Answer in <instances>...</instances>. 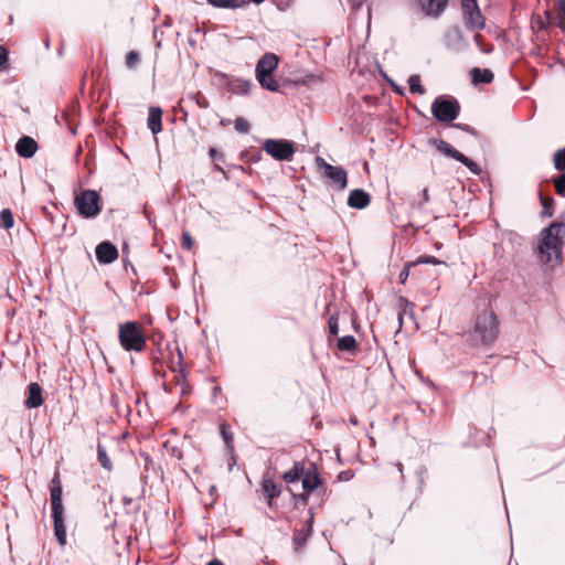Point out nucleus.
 I'll return each instance as SVG.
<instances>
[{"instance_id":"nucleus-17","label":"nucleus","mask_w":565,"mask_h":565,"mask_svg":"<svg viewBox=\"0 0 565 565\" xmlns=\"http://www.w3.org/2000/svg\"><path fill=\"white\" fill-rule=\"evenodd\" d=\"M42 393L43 390L41 385L36 382H31L25 388L24 406L28 409L40 407L44 403Z\"/></svg>"},{"instance_id":"nucleus-59","label":"nucleus","mask_w":565,"mask_h":565,"mask_svg":"<svg viewBox=\"0 0 565 565\" xmlns=\"http://www.w3.org/2000/svg\"><path fill=\"white\" fill-rule=\"evenodd\" d=\"M260 158H262V153H260V151H258L256 154H254V156L250 158V160H252V161H254V162H257V161H259V160H260Z\"/></svg>"},{"instance_id":"nucleus-45","label":"nucleus","mask_w":565,"mask_h":565,"mask_svg":"<svg viewBox=\"0 0 565 565\" xmlns=\"http://www.w3.org/2000/svg\"><path fill=\"white\" fill-rule=\"evenodd\" d=\"M412 267H416V265L414 264V262H411V263H406L403 267V269L401 270L399 273V276H398V279H399V282L401 284H405L407 278L409 277L411 275V268Z\"/></svg>"},{"instance_id":"nucleus-44","label":"nucleus","mask_w":565,"mask_h":565,"mask_svg":"<svg viewBox=\"0 0 565 565\" xmlns=\"http://www.w3.org/2000/svg\"><path fill=\"white\" fill-rule=\"evenodd\" d=\"M328 329L330 335H338L339 333V323H338V316L332 315L328 320Z\"/></svg>"},{"instance_id":"nucleus-61","label":"nucleus","mask_w":565,"mask_h":565,"mask_svg":"<svg viewBox=\"0 0 565 565\" xmlns=\"http://www.w3.org/2000/svg\"><path fill=\"white\" fill-rule=\"evenodd\" d=\"M266 500H267V505L271 509L274 507L275 499H266Z\"/></svg>"},{"instance_id":"nucleus-12","label":"nucleus","mask_w":565,"mask_h":565,"mask_svg":"<svg viewBox=\"0 0 565 565\" xmlns=\"http://www.w3.org/2000/svg\"><path fill=\"white\" fill-rule=\"evenodd\" d=\"M216 76L225 81L224 85L228 93L235 95H248L253 86L250 81L230 76L225 73H217Z\"/></svg>"},{"instance_id":"nucleus-37","label":"nucleus","mask_w":565,"mask_h":565,"mask_svg":"<svg viewBox=\"0 0 565 565\" xmlns=\"http://www.w3.org/2000/svg\"><path fill=\"white\" fill-rule=\"evenodd\" d=\"M541 205L543 207V214L545 216L551 217L554 213V200L553 198H544L542 194L540 195Z\"/></svg>"},{"instance_id":"nucleus-42","label":"nucleus","mask_w":565,"mask_h":565,"mask_svg":"<svg viewBox=\"0 0 565 565\" xmlns=\"http://www.w3.org/2000/svg\"><path fill=\"white\" fill-rule=\"evenodd\" d=\"M558 28L565 32V0H558Z\"/></svg>"},{"instance_id":"nucleus-50","label":"nucleus","mask_w":565,"mask_h":565,"mask_svg":"<svg viewBox=\"0 0 565 565\" xmlns=\"http://www.w3.org/2000/svg\"><path fill=\"white\" fill-rule=\"evenodd\" d=\"M194 100H195V104L200 107V108H209L210 106V103L209 100L202 95V94H196L193 96Z\"/></svg>"},{"instance_id":"nucleus-14","label":"nucleus","mask_w":565,"mask_h":565,"mask_svg":"<svg viewBox=\"0 0 565 565\" xmlns=\"http://www.w3.org/2000/svg\"><path fill=\"white\" fill-rule=\"evenodd\" d=\"M96 259L102 265H108L118 258V249L109 241H103L95 248Z\"/></svg>"},{"instance_id":"nucleus-40","label":"nucleus","mask_w":565,"mask_h":565,"mask_svg":"<svg viewBox=\"0 0 565 565\" xmlns=\"http://www.w3.org/2000/svg\"><path fill=\"white\" fill-rule=\"evenodd\" d=\"M140 61V55L137 51H130L126 55V66L128 68H134Z\"/></svg>"},{"instance_id":"nucleus-1","label":"nucleus","mask_w":565,"mask_h":565,"mask_svg":"<svg viewBox=\"0 0 565 565\" xmlns=\"http://www.w3.org/2000/svg\"><path fill=\"white\" fill-rule=\"evenodd\" d=\"M565 224L562 222H553L542 230L537 244V252L542 263H550L553 254L558 262L562 260Z\"/></svg>"},{"instance_id":"nucleus-60","label":"nucleus","mask_w":565,"mask_h":565,"mask_svg":"<svg viewBox=\"0 0 565 565\" xmlns=\"http://www.w3.org/2000/svg\"><path fill=\"white\" fill-rule=\"evenodd\" d=\"M206 565H224L221 561L214 558L210 561Z\"/></svg>"},{"instance_id":"nucleus-16","label":"nucleus","mask_w":565,"mask_h":565,"mask_svg":"<svg viewBox=\"0 0 565 565\" xmlns=\"http://www.w3.org/2000/svg\"><path fill=\"white\" fill-rule=\"evenodd\" d=\"M449 0H418L422 12L429 18L438 19L447 9Z\"/></svg>"},{"instance_id":"nucleus-41","label":"nucleus","mask_w":565,"mask_h":565,"mask_svg":"<svg viewBox=\"0 0 565 565\" xmlns=\"http://www.w3.org/2000/svg\"><path fill=\"white\" fill-rule=\"evenodd\" d=\"M250 129V125L249 122L243 118V117H237L235 119V130L241 132V134H247Z\"/></svg>"},{"instance_id":"nucleus-58","label":"nucleus","mask_w":565,"mask_h":565,"mask_svg":"<svg viewBox=\"0 0 565 565\" xmlns=\"http://www.w3.org/2000/svg\"><path fill=\"white\" fill-rule=\"evenodd\" d=\"M213 169L214 171L222 172L226 177L224 169L220 164L214 163Z\"/></svg>"},{"instance_id":"nucleus-19","label":"nucleus","mask_w":565,"mask_h":565,"mask_svg":"<svg viewBox=\"0 0 565 565\" xmlns=\"http://www.w3.org/2000/svg\"><path fill=\"white\" fill-rule=\"evenodd\" d=\"M371 202V195L363 189H354L348 196V205L352 209L363 210Z\"/></svg>"},{"instance_id":"nucleus-49","label":"nucleus","mask_w":565,"mask_h":565,"mask_svg":"<svg viewBox=\"0 0 565 565\" xmlns=\"http://www.w3.org/2000/svg\"><path fill=\"white\" fill-rule=\"evenodd\" d=\"M209 156L213 161H221L223 162L225 159V156L223 152L218 151L216 148L212 147L209 150Z\"/></svg>"},{"instance_id":"nucleus-29","label":"nucleus","mask_w":565,"mask_h":565,"mask_svg":"<svg viewBox=\"0 0 565 565\" xmlns=\"http://www.w3.org/2000/svg\"><path fill=\"white\" fill-rule=\"evenodd\" d=\"M408 87H409V92L412 94H418V95H423L425 94V87L422 85V79H420V76L417 75V74H414V75H411L408 77Z\"/></svg>"},{"instance_id":"nucleus-47","label":"nucleus","mask_w":565,"mask_h":565,"mask_svg":"<svg viewBox=\"0 0 565 565\" xmlns=\"http://www.w3.org/2000/svg\"><path fill=\"white\" fill-rule=\"evenodd\" d=\"M9 62V51L6 46L0 45V71L7 70Z\"/></svg>"},{"instance_id":"nucleus-28","label":"nucleus","mask_w":565,"mask_h":565,"mask_svg":"<svg viewBox=\"0 0 565 565\" xmlns=\"http://www.w3.org/2000/svg\"><path fill=\"white\" fill-rule=\"evenodd\" d=\"M429 202V193L428 189H424L420 193H418L417 199L413 198L409 200V205L413 210L422 211L423 206Z\"/></svg>"},{"instance_id":"nucleus-18","label":"nucleus","mask_w":565,"mask_h":565,"mask_svg":"<svg viewBox=\"0 0 565 565\" xmlns=\"http://www.w3.org/2000/svg\"><path fill=\"white\" fill-rule=\"evenodd\" d=\"M38 150V142L29 136L21 137L15 143L17 153L25 159L32 158Z\"/></svg>"},{"instance_id":"nucleus-46","label":"nucleus","mask_w":565,"mask_h":565,"mask_svg":"<svg viewBox=\"0 0 565 565\" xmlns=\"http://www.w3.org/2000/svg\"><path fill=\"white\" fill-rule=\"evenodd\" d=\"M194 245V239L189 232H183L181 237V246L186 250H191Z\"/></svg>"},{"instance_id":"nucleus-22","label":"nucleus","mask_w":565,"mask_h":565,"mask_svg":"<svg viewBox=\"0 0 565 565\" xmlns=\"http://www.w3.org/2000/svg\"><path fill=\"white\" fill-rule=\"evenodd\" d=\"M429 143L448 158L458 160L459 156L461 154L459 150L443 139L433 138L429 140Z\"/></svg>"},{"instance_id":"nucleus-33","label":"nucleus","mask_w":565,"mask_h":565,"mask_svg":"<svg viewBox=\"0 0 565 565\" xmlns=\"http://www.w3.org/2000/svg\"><path fill=\"white\" fill-rule=\"evenodd\" d=\"M555 193L562 198H565V173H559L552 178Z\"/></svg>"},{"instance_id":"nucleus-31","label":"nucleus","mask_w":565,"mask_h":565,"mask_svg":"<svg viewBox=\"0 0 565 565\" xmlns=\"http://www.w3.org/2000/svg\"><path fill=\"white\" fill-rule=\"evenodd\" d=\"M457 161L462 163L471 173H473L476 175H480L481 172H482V170L479 167V164L477 162H475L472 159H470L467 156H465L462 152L459 156Z\"/></svg>"},{"instance_id":"nucleus-57","label":"nucleus","mask_w":565,"mask_h":565,"mask_svg":"<svg viewBox=\"0 0 565 565\" xmlns=\"http://www.w3.org/2000/svg\"><path fill=\"white\" fill-rule=\"evenodd\" d=\"M172 456L177 457L178 459H181V457H182V452H181V450H180V449H178V448H173V449H172Z\"/></svg>"},{"instance_id":"nucleus-26","label":"nucleus","mask_w":565,"mask_h":565,"mask_svg":"<svg viewBox=\"0 0 565 565\" xmlns=\"http://www.w3.org/2000/svg\"><path fill=\"white\" fill-rule=\"evenodd\" d=\"M256 79L258 81V83L262 86V88H264L266 90H269V92H273V93H276V92L279 90V87H280L279 83L274 77L273 74H268V75H265V76L256 77Z\"/></svg>"},{"instance_id":"nucleus-20","label":"nucleus","mask_w":565,"mask_h":565,"mask_svg":"<svg viewBox=\"0 0 565 565\" xmlns=\"http://www.w3.org/2000/svg\"><path fill=\"white\" fill-rule=\"evenodd\" d=\"M147 125L153 135L162 130V109L160 107H150Z\"/></svg>"},{"instance_id":"nucleus-62","label":"nucleus","mask_w":565,"mask_h":565,"mask_svg":"<svg viewBox=\"0 0 565 565\" xmlns=\"http://www.w3.org/2000/svg\"><path fill=\"white\" fill-rule=\"evenodd\" d=\"M401 301H403V302L406 305V307H408V306H411V307H412V306H413V303H411V302H409L407 299H405V298H401Z\"/></svg>"},{"instance_id":"nucleus-54","label":"nucleus","mask_w":565,"mask_h":565,"mask_svg":"<svg viewBox=\"0 0 565 565\" xmlns=\"http://www.w3.org/2000/svg\"><path fill=\"white\" fill-rule=\"evenodd\" d=\"M316 493H317L318 495H320V497H321V500H322V501H323V500L328 497V494L330 493V490H328V488L326 487V484H324V481H323V480H322V489H321V490H317V491H316Z\"/></svg>"},{"instance_id":"nucleus-30","label":"nucleus","mask_w":565,"mask_h":565,"mask_svg":"<svg viewBox=\"0 0 565 565\" xmlns=\"http://www.w3.org/2000/svg\"><path fill=\"white\" fill-rule=\"evenodd\" d=\"M97 459L104 469L108 471L113 469V463L107 455L106 447L102 444L97 445Z\"/></svg>"},{"instance_id":"nucleus-51","label":"nucleus","mask_w":565,"mask_h":565,"mask_svg":"<svg viewBox=\"0 0 565 565\" xmlns=\"http://www.w3.org/2000/svg\"><path fill=\"white\" fill-rule=\"evenodd\" d=\"M354 477V473L352 470L348 469V470H343L341 471L339 475H338V480L339 481H350L352 478Z\"/></svg>"},{"instance_id":"nucleus-7","label":"nucleus","mask_w":565,"mask_h":565,"mask_svg":"<svg viewBox=\"0 0 565 565\" xmlns=\"http://www.w3.org/2000/svg\"><path fill=\"white\" fill-rule=\"evenodd\" d=\"M262 149L277 161L289 162L296 153V143L284 138H268L263 141Z\"/></svg>"},{"instance_id":"nucleus-56","label":"nucleus","mask_w":565,"mask_h":565,"mask_svg":"<svg viewBox=\"0 0 565 565\" xmlns=\"http://www.w3.org/2000/svg\"><path fill=\"white\" fill-rule=\"evenodd\" d=\"M42 211H43V213H44L45 217H46L47 220H50L51 222H53V215H52V213H51V212H49L47 207L43 206V207H42Z\"/></svg>"},{"instance_id":"nucleus-9","label":"nucleus","mask_w":565,"mask_h":565,"mask_svg":"<svg viewBox=\"0 0 565 565\" xmlns=\"http://www.w3.org/2000/svg\"><path fill=\"white\" fill-rule=\"evenodd\" d=\"M461 8L463 24L468 30H481L484 28V18L477 0H461Z\"/></svg>"},{"instance_id":"nucleus-27","label":"nucleus","mask_w":565,"mask_h":565,"mask_svg":"<svg viewBox=\"0 0 565 565\" xmlns=\"http://www.w3.org/2000/svg\"><path fill=\"white\" fill-rule=\"evenodd\" d=\"M55 121L57 125H65L72 135H76V125L74 118L67 111H63L61 116H55Z\"/></svg>"},{"instance_id":"nucleus-25","label":"nucleus","mask_w":565,"mask_h":565,"mask_svg":"<svg viewBox=\"0 0 565 565\" xmlns=\"http://www.w3.org/2000/svg\"><path fill=\"white\" fill-rule=\"evenodd\" d=\"M337 348L342 352L352 353L358 350V342L353 335H343L338 339Z\"/></svg>"},{"instance_id":"nucleus-38","label":"nucleus","mask_w":565,"mask_h":565,"mask_svg":"<svg viewBox=\"0 0 565 565\" xmlns=\"http://www.w3.org/2000/svg\"><path fill=\"white\" fill-rule=\"evenodd\" d=\"M473 40L482 53L489 54L493 51L492 44L483 43V38L481 34L476 33Z\"/></svg>"},{"instance_id":"nucleus-63","label":"nucleus","mask_w":565,"mask_h":565,"mask_svg":"<svg viewBox=\"0 0 565 565\" xmlns=\"http://www.w3.org/2000/svg\"><path fill=\"white\" fill-rule=\"evenodd\" d=\"M350 422H351L352 425H358V418L356 417H352L350 419Z\"/></svg>"},{"instance_id":"nucleus-52","label":"nucleus","mask_w":565,"mask_h":565,"mask_svg":"<svg viewBox=\"0 0 565 565\" xmlns=\"http://www.w3.org/2000/svg\"><path fill=\"white\" fill-rule=\"evenodd\" d=\"M308 514H309V518H308V520L306 522H307V525H308V531L312 532L313 522H315V511H313V508H309Z\"/></svg>"},{"instance_id":"nucleus-11","label":"nucleus","mask_w":565,"mask_h":565,"mask_svg":"<svg viewBox=\"0 0 565 565\" xmlns=\"http://www.w3.org/2000/svg\"><path fill=\"white\" fill-rule=\"evenodd\" d=\"M445 46L454 52L461 53L467 50L468 41L458 25L449 28L444 34Z\"/></svg>"},{"instance_id":"nucleus-5","label":"nucleus","mask_w":565,"mask_h":565,"mask_svg":"<svg viewBox=\"0 0 565 565\" xmlns=\"http://www.w3.org/2000/svg\"><path fill=\"white\" fill-rule=\"evenodd\" d=\"M74 205L79 216L86 220L95 218L103 209L102 196L96 190L86 189L74 195Z\"/></svg>"},{"instance_id":"nucleus-24","label":"nucleus","mask_w":565,"mask_h":565,"mask_svg":"<svg viewBox=\"0 0 565 565\" xmlns=\"http://www.w3.org/2000/svg\"><path fill=\"white\" fill-rule=\"evenodd\" d=\"M206 2L217 9H239L247 4L245 0H206Z\"/></svg>"},{"instance_id":"nucleus-34","label":"nucleus","mask_w":565,"mask_h":565,"mask_svg":"<svg viewBox=\"0 0 565 565\" xmlns=\"http://www.w3.org/2000/svg\"><path fill=\"white\" fill-rule=\"evenodd\" d=\"M0 222H1V227L6 228V230H9L13 226L14 218H13V214H12L11 210L3 209L0 212Z\"/></svg>"},{"instance_id":"nucleus-6","label":"nucleus","mask_w":565,"mask_h":565,"mask_svg":"<svg viewBox=\"0 0 565 565\" xmlns=\"http://www.w3.org/2000/svg\"><path fill=\"white\" fill-rule=\"evenodd\" d=\"M460 103L452 95H439L431 103V115L439 122H452L460 114Z\"/></svg>"},{"instance_id":"nucleus-48","label":"nucleus","mask_w":565,"mask_h":565,"mask_svg":"<svg viewBox=\"0 0 565 565\" xmlns=\"http://www.w3.org/2000/svg\"><path fill=\"white\" fill-rule=\"evenodd\" d=\"M452 126L455 128H458V129H460V130H462V131L473 136V137H478V135H479L478 131L472 126H470L468 124L459 122V124H454Z\"/></svg>"},{"instance_id":"nucleus-4","label":"nucleus","mask_w":565,"mask_h":565,"mask_svg":"<svg viewBox=\"0 0 565 565\" xmlns=\"http://www.w3.org/2000/svg\"><path fill=\"white\" fill-rule=\"evenodd\" d=\"M118 340L127 352H142L147 345V338L136 321H126L119 324Z\"/></svg>"},{"instance_id":"nucleus-23","label":"nucleus","mask_w":565,"mask_h":565,"mask_svg":"<svg viewBox=\"0 0 565 565\" xmlns=\"http://www.w3.org/2000/svg\"><path fill=\"white\" fill-rule=\"evenodd\" d=\"M260 487L266 499H277L281 493L279 486L270 478L264 477Z\"/></svg>"},{"instance_id":"nucleus-21","label":"nucleus","mask_w":565,"mask_h":565,"mask_svg":"<svg viewBox=\"0 0 565 565\" xmlns=\"http://www.w3.org/2000/svg\"><path fill=\"white\" fill-rule=\"evenodd\" d=\"M470 75L473 85L490 84L494 78V74L490 68L472 67L470 70Z\"/></svg>"},{"instance_id":"nucleus-10","label":"nucleus","mask_w":565,"mask_h":565,"mask_svg":"<svg viewBox=\"0 0 565 565\" xmlns=\"http://www.w3.org/2000/svg\"><path fill=\"white\" fill-rule=\"evenodd\" d=\"M307 471L308 468H306L303 461L295 460L292 467L281 475V480L286 483L289 493H294V490H298L299 482Z\"/></svg>"},{"instance_id":"nucleus-39","label":"nucleus","mask_w":565,"mask_h":565,"mask_svg":"<svg viewBox=\"0 0 565 565\" xmlns=\"http://www.w3.org/2000/svg\"><path fill=\"white\" fill-rule=\"evenodd\" d=\"M221 436L226 445V448L231 451H233L234 449V446H233V436H232V433H230L227 430V427L225 425H222L221 426Z\"/></svg>"},{"instance_id":"nucleus-2","label":"nucleus","mask_w":565,"mask_h":565,"mask_svg":"<svg viewBox=\"0 0 565 565\" xmlns=\"http://www.w3.org/2000/svg\"><path fill=\"white\" fill-rule=\"evenodd\" d=\"M499 335V319L493 311H482L477 315L468 341L473 347H490Z\"/></svg>"},{"instance_id":"nucleus-64","label":"nucleus","mask_w":565,"mask_h":565,"mask_svg":"<svg viewBox=\"0 0 565 565\" xmlns=\"http://www.w3.org/2000/svg\"><path fill=\"white\" fill-rule=\"evenodd\" d=\"M558 63L563 68H565V60H559Z\"/></svg>"},{"instance_id":"nucleus-35","label":"nucleus","mask_w":565,"mask_h":565,"mask_svg":"<svg viewBox=\"0 0 565 565\" xmlns=\"http://www.w3.org/2000/svg\"><path fill=\"white\" fill-rule=\"evenodd\" d=\"M553 163L557 171H565V148H562L554 153Z\"/></svg>"},{"instance_id":"nucleus-53","label":"nucleus","mask_w":565,"mask_h":565,"mask_svg":"<svg viewBox=\"0 0 565 565\" xmlns=\"http://www.w3.org/2000/svg\"><path fill=\"white\" fill-rule=\"evenodd\" d=\"M367 0H349L353 11H359Z\"/></svg>"},{"instance_id":"nucleus-13","label":"nucleus","mask_w":565,"mask_h":565,"mask_svg":"<svg viewBox=\"0 0 565 565\" xmlns=\"http://www.w3.org/2000/svg\"><path fill=\"white\" fill-rule=\"evenodd\" d=\"M302 491L311 495L317 490L322 489V478L319 475L318 468L315 463H311L308 468L307 473L301 480Z\"/></svg>"},{"instance_id":"nucleus-36","label":"nucleus","mask_w":565,"mask_h":565,"mask_svg":"<svg viewBox=\"0 0 565 565\" xmlns=\"http://www.w3.org/2000/svg\"><path fill=\"white\" fill-rule=\"evenodd\" d=\"M294 499V507L295 509H300L301 507H305L308 503V500L310 495L306 492H297V490H294V493H290Z\"/></svg>"},{"instance_id":"nucleus-55","label":"nucleus","mask_w":565,"mask_h":565,"mask_svg":"<svg viewBox=\"0 0 565 565\" xmlns=\"http://www.w3.org/2000/svg\"><path fill=\"white\" fill-rule=\"evenodd\" d=\"M110 404L114 408H116L119 412L120 401L116 394H111Z\"/></svg>"},{"instance_id":"nucleus-32","label":"nucleus","mask_w":565,"mask_h":565,"mask_svg":"<svg viewBox=\"0 0 565 565\" xmlns=\"http://www.w3.org/2000/svg\"><path fill=\"white\" fill-rule=\"evenodd\" d=\"M311 532L308 531V525L306 524L305 527L297 530L292 536L294 543L297 545V547L303 545L308 537L310 536Z\"/></svg>"},{"instance_id":"nucleus-15","label":"nucleus","mask_w":565,"mask_h":565,"mask_svg":"<svg viewBox=\"0 0 565 565\" xmlns=\"http://www.w3.org/2000/svg\"><path fill=\"white\" fill-rule=\"evenodd\" d=\"M279 57L275 53H265L256 63V77L273 74L278 67Z\"/></svg>"},{"instance_id":"nucleus-8","label":"nucleus","mask_w":565,"mask_h":565,"mask_svg":"<svg viewBox=\"0 0 565 565\" xmlns=\"http://www.w3.org/2000/svg\"><path fill=\"white\" fill-rule=\"evenodd\" d=\"M316 163L323 177L330 180L339 191H343L348 186V173L340 166H332L323 158L317 157Z\"/></svg>"},{"instance_id":"nucleus-3","label":"nucleus","mask_w":565,"mask_h":565,"mask_svg":"<svg viewBox=\"0 0 565 565\" xmlns=\"http://www.w3.org/2000/svg\"><path fill=\"white\" fill-rule=\"evenodd\" d=\"M62 484L60 481V475L56 472L51 480L50 495H51V516L53 520L54 535L57 543L61 546L66 544V529L64 524V508L62 501Z\"/></svg>"},{"instance_id":"nucleus-43","label":"nucleus","mask_w":565,"mask_h":565,"mask_svg":"<svg viewBox=\"0 0 565 565\" xmlns=\"http://www.w3.org/2000/svg\"><path fill=\"white\" fill-rule=\"evenodd\" d=\"M414 264L417 266L419 264H433V265H439V264H445V262L443 260H439L438 258H436L435 256H420L418 257Z\"/></svg>"}]
</instances>
